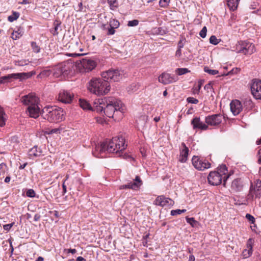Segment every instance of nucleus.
Instances as JSON below:
<instances>
[{
  "instance_id": "obj_38",
  "label": "nucleus",
  "mask_w": 261,
  "mask_h": 261,
  "mask_svg": "<svg viewBox=\"0 0 261 261\" xmlns=\"http://www.w3.org/2000/svg\"><path fill=\"white\" fill-rule=\"evenodd\" d=\"M135 186H136L135 184L133 185V184L131 183V182H129L127 183V184L121 186L120 187V189H130L134 190H136V189L134 188L135 187Z\"/></svg>"
},
{
  "instance_id": "obj_59",
  "label": "nucleus",
  "mask_w": 261,
  "mask_h": 261,
  "mask_svg": "<svg viewBox=\"0 0 261 261\" xmlns=\"http://www.w3.org/2000/svg\"><path fill=\"white\" fill-rule=\"evenodd\" d=\"M66 250L68 253H71L72 254H74L76 252V250L75 249H68Z\"/></svg>"
},
{
  "instance_id": "obj_10",
  "label": "nucleus",
  "mask_w": 261,
  "mask_h": 261,
  "mask_svg": "<svg viewBox=\"0 0 261 261\" xmlns=\"http://www.w3.org/2000/svg\"><path fill=\"white\" fill-rule=\"evenodd\" d=\"M192 162L194 167L199 170H204L211 167V164L208 161L200 159L196 156L193 157Z\"/></svg>"
},
{
  "instance_id": "obj_55",
  "label": "nucleus",
  "mask_w": 261,
  "mask_h": 261,
  "mask_svg": "<svg viewBox=\"0 0 261 261\" xmlns=\"http://www.w3.org/2000/svg\"><path fill=\"white\" fill-rule=\"evenodd\" d=\"M68 178V175H67L66 177V179L64 180V181H63V184H62V188H63V195L65 194L66 192H67V190H66V186L65 185V181Z\"/></svg>"
},
{
  "instance_id": "obj_3",
  "label": "nucleus",
  "mask_w": 261,
  "mask_h": 261,
  "mask_svg": "<svg viewBox=\"0 0 261 261\" xmlns=\"http://www.w3.org/2000/svg\"><path fill=\"white\" fill-rule=\"evenodd\" d=\"M42 115L44 119L50 122H59L64 118L63 110L56 106H46L42 110Z\"/></svg>"
},
{
  "instance_id": "obj_40",
  "label": "nucleus",
  "mask_w": 261,
  "mask_h": 261,
  "mask_svg": "<svg viewBox=\"0 0 261 261\" xmlns=\"http://www.w3.org/2000/svg\"><path fill=\"white\" fill-rule=\"evenodd\" d=\"M252 253V251L248 249H245L242 252V256L243 258H246L249 257Z\"/></svg>"
},
{
  "instance_id": "obj_9",
  "label": "nucleus",
  "mask_w": 261,
  "mask_h": 261,
  "mask_svg": "<svg viewBox=\"0 0 261 261\" xmlns=\"http://www.w3.org/2000/svg\"><path fill=\"white\" fill-rule=\"evenodd\" d=\"M21 101L23 105L30 107V106L32 107L38 105L39 98L35 94L30 93L22 96L21 98Z\"/></svg>"
},
{
  "instance_id": "obj_29",
  "label": "nucleus",
  "mask_w": 261,
  "mask_h": 261,
  "mask_svg": "<svg viewBox=\"0 0 261 261\" xmlns=\"http://www.w3.org/2000/svg\"><path fill=\"white\" fill-rule=\"evenodd\" d=\"M152 34L155 35H163L166 34V30L162 28H154L151 30Z\"/></svg>"
},
{
  "instance_id": "obj_46",
  "label": "nucleus",
  "mask_w": 261,
  "mask_h": 261,
  "mask_svg": "<svg viewBox=\"0 0 261 261\" xmlns=\"http://www.w3.org/2000/svg\"><path fill=\"white\" fill-rule=\"evenodd\" d=\"M26 195L29 197L33 198L35 197L36 193L34 190L29 189L26 192Z\"/></svg>"
},
{
  "instance_id": "obj_5",
  "label": "nucleus",
  "mask_w": 261,
  "mask_h": 261,
  "mask_svg": "<svg viewBox=\"0 0 261 261\" xmlns=\"http://www.w3.org/2000/svg\"><path fill=\"white\" fill-rule=\"evenodd\" d=\"M101 76L106 81L119 82L124 76V72L119 69H111L101 73Z\"/></svg>"
},
{
  "instance_id": "obj_7",
  "label": "nucleus",
  "mask_w": 261,
  "mask_h": 261,
  "mask_svg": "<svg viewBox=\"0 0 261 261\" xmlns=\"http://www.w3.org/2000/svg\"><path fill=\"white\" fill-rule=\"evenodd\" d=\"M72 66L70 63H62L55 68L53 75L56 77L65 76L69 73Z\"/></svg>"
},
{
  "instance_id": "obj_57",
  "label": "nucleus",
  "mask_w": 261,
  "mask_h": 261,
  "mask_svg": "<svg viewBox=\"0 0 261 261\" xmlns=\"http://www.w3.org/2000/svg\"><path fill=\"white\" fill-rule=\"evenodd\" d=\"M115 28H114L112 27H111V28L110 29H109V30H108V35H111L114 34V33L115 32Z\"/></svg>"
},
{
  "instance_id": "obj_45",
  "label": "nucleus",
  "mask_w": 261,
  "mask_h": 261,
  "mask_svg": "<svg viewBox=\"0 0 261 261\" xmlns=\"http://www.w3.org/2000/svg\"><path fill=\"white\" fill-rule=\"evenodd\" d=\"M186 211V210H179L177 209L175 210H172L171 211V215L172 216H175L177 215L181 214L182 213H184Z\"/></svg>"
},
{
  "instance_id": "obj_61",
  "label": "nucleus",
  "mask_w": 261,
  "mask_h": 261,
  "mask_svg": "<svg viewBox=\"0 0 261 261\" xmlns=\"http://www.w3.org/2000/svg\"><path fill=\"white\" fill-rule=\"evenodd\" d=\"M40 218V216L39 214H35L34 217V220L35 221H38Z\"/></svg>"
},
{
  "instance_id": "obj_12",
  "label": "nucleus",
  "mask_w": 261,
  "mask_h": 261,
  "mask_svg": "<svg viewBox=\"0 0 261 261\" xmlns=\"http://www.w3.org/2000/svg\"><path fill=\"white\" fill-rule=\"evenodd\" d=\"M251 93L257 99H261V81L254 79L251 85Z\"/></svg>"
},
{
  "instance_id": "obj_18",
  "label": "nucleus",
  "mask_w": 261,
  "mask_h": 261,
  "mask_svg": "<svg viewBox=\"0 0 261 261\" xmlns=\"http://www.w3.org/2000/svg\"><path fill=\"white\" fill-rule=\"evenodd\" d=\"M154 203L161 206H172L174 204V201L170 198L161 195L158 196L155 199Z\"/></svg>"
},
{
  "instance_id": "obj_39",
  "label": "nucleus",
  "mask_w": 261,
  "mask_h": 261,
  "mask_svg": "<svg viewBox=\"0 0 261 261\" xmlns=\"http://www.w3.org/2000/svg\"><path fill=\"white\" fill-rule=\"evenodd\" d=\"M210 43L214 44L217 45L221 41L220 39H217V38L215 35H212L210 38Z\"/></svg>"
},
{
  "instance_id": "obj_56",
  "label": "nucleus",
  "mask_w": 261,
  "mask_h": 261,
  "mask_svg": "<svg viewBox=\"0 0 261 261\" xmlns=\"http://www.w3.org/2000/svg\"><path fill=\"white\" fill-rule=\"evenodd\" d=\"M108 3L110 5V6L111 7H116V5H115L116 4V0H108Z\"/></svg>"
},
{
  "instance_id": "obj_35",
  "label": "nucleus",
  "mask_w": 261,
  "mask_h": 261,
  "mask_svg": "<svg viewBox=\"0 0 261 261\" xmlns=\"http://www.w3.org/2000/svg\"><path fill=\"white\" fill-rule=\"evenodd\" d=\"M189 72L190 71L188 70V69L186 68H177L175 70V73L179 75L185 74Z\"/></svg>"
},
{
  "instance_id": "obj_53",
  "label": "nucleus",
  "mask_w": 261,
  "mask_h": 261,
  "mask_svg": "<svg viewBox=\"0 0 261 261\" xmlns=\"http://www.w3.org/2000/svg\"><path fill=\"white\" fill-rule=\"evenodd\" d=\"M170 0H160V4L161 7H165L166 5H168Z\"/></svg>"
},
{
  "instance_id": "obj_63",
  "label": "nucleus",
  "mask_w": 261,
  "mask_h": 261,
  "mask_svg": "<svg viewBox=\"0 0 261 261\" xmlns=\"http://www.w3.org/2000/svg\"><path fill=\"white\" fill-rule=\"evenodd\" d=\"M76 261H87L84 257L82 256H79L77 257Z\"/></svg>"
},
{
  "instance_id": "obj_20",
  "label": "nucleus",
  "mask_w": 261,
  "mask_h": 261,
  "mask_svg": "<svg viewBox=\"0 0 261 261\" xmlns=\"http://www.w3.org/2000/svg\"><path fill=\"white\" fill-rule=\"evenodd\" d=\"M230 110L234 115H238L242 110V105L239 100H233L230 104Z\"/></svg>"
},
{
  "instance_id": "obj_6",
  "label": "nucleus",
  "mask_w": 261,
  "mask_h": 261,
  "mask_svg": "<svg viewBox=\"0 0 261 261\" xmlns=\"http://www.w3.org/2000/svg\"><path fill=\"white\" fill-rule=\"evenodd\" d=\"M236 51L238 53H242L245 55H251L255 51V46L248 41H239L236 44Z\"/></svg>"
},
{
  "instance_id": "obj_32",
  "label": "nucleus",
  "mask_w": 261,
  "mask_h": 261,
  "mask_svg": "<svg viewBox=\"0 0 261 261\" xmlns=\"http://www.w3.org/2000/svg\"><path fill=\"white\" fill-rule=\"evenodd\" d=\"M5 115V113L3 108L0 106V127H3L5 125L6 118Z\"/></svg>"
},
{
  "instance_id": "obj_8",
  "label": "nucleus",
  "mask_w": 261,
  "mask_h": 261,
  "mask_svg": "<svg viewBox=\"0 0 261 261\" xmlns=\"http://www.w3.org/2000/svg\"><path fill=\"white\" fill-rule=\"evenodd\" d=\"M96 62L92 59L86 58L80 60L78 67L81 72H89L96 67Z\"/></svg>"
},
{
  "instance_id": "obj_54",
  "label": "nucleus",
  "mask_w": 261,
  "mask_h": 261,
  "mask_svg": "<svg viewBox=\"0 0 261 261\" xmlns=\"http://www.w3.org/2000/svg\"><path fill=\"white\" fill-rule=\"evenodd\" d=\"M204 88L205 90H207V92H209V90H211V91L212 90L213 88H212V83L210 82L209 83L206 84L204 86Z\"/></svg>"
},
{
  "instance_id": "obj_36",
  "label": "nucleus",
  "mask_w": 261,
  "mask_h": 261,
  "mask_svg": "<svg viewBox=\"0 0 261 261\" xmlns=\"http://www.w3.org/2000/svg\"><path fill=\"white\" fill-rule=\"evenodd\" d=\"M19 16V13L17 12H13V13L11 15H10L8 19L10 22H13L14 20H16Z\"/></svg>"
},
{
  "instance_id": "obj_22",
  "label": "nucleus",
  "mask_w": 261,
  "mask_h": 261,
  "mask_svg": "<svg viewBox=\"0 0 261 261\" xmlns=\"http://www.w3.org/2000/svg\"><path fill=\"white\" fill-rule=\"evenodd\" d=\"M191 124L194 129L198 128L201 130H206L208 128L207 125L200 121L199 117H195L191 121Z\"/></svg>"
},
{
  "instance_id": "obj_21",
  "label": "nucleus",
  "mask_w": 261,
  "mask_h": 261,
  "mask_svg": "<svg viewBox=\"0 0 261 261\" xmlns=\"http://www.w3.org/2000/svg\"><path fill=\"white\" fill-rule=\"evenodd\" d=\"M216 172L219 173L223 178V186H225L226 181L229 178L230 174H228V170L225 165H222L218 167Z\"/></svg>"
},
{
  "instance_id": "obj_15",
  "label": "nucleus",
  "mask_w": 261,
  "mask_h": 261,
  "mask_svg": "<svg viewBox=\"0 0 261 261\" xmlns=\"http://www.w3.org/2000/svg\"><path fill=\"white\" fill-rule=\"evenodd\" d=\"M74 95L69 91L63 90L59 94L58 100L63 103H70L73 100Z\"/></svg>"
},
{
  "instance_id": "obj_48",
  "label": "nucleus",
  "mask_w": 261,
  "mask_h": 261,
  "mask_svg": "<svg viewBox=\"0 0 261 261\" xmlns=\"http://www.w3.org/2000/svg\"><path fill=\"white\" fill-rule=\"evenodd\" d=\"M139 24V21L137 19L129 21L127 23L128 27H135Z\"/></svg>"
},
{
  "instance_id": "obj_25",
  "label": "nucleus",
  "mask_w": 261,
  "mask_h": 261,
  "mask_svg": "<svg viewBox=\"0 0 261 261\" xmlns=\"http://www.w3.org/2000/svg\"><path fill=\"white\" fill-rule=\"evenodd\" d=\"M181 145L183 146V148L180 151L179 161L182 163H184L186 162L187 160L189 149L184 143H182Z\"/></svg>"
},
{
  "instance_id": "obj_33",
  "label": "nucleus",
  "mask_w": 261,
  "mask_h": 261,
  "mask_svg": "<svg viewBox=\"0 0 261 261\" xmlns=\"http://www.w3.org/2000/svg\"><path fill=\"white\" fill-rule=\"evenodd\" d=\"M61 22L60 21L56 20L54 22V25L55 26L54 32L53 33L54 35H58L59 34L58 29L60 28Z\"/></svg>"
},
{
  "instance_id": "obj_14",
  "label": "nucleus",
  "mask_w": 261,
  "mask_h": 261,
  "mask_svg": "<svg viewBox=\"0 0 261 261\" xmlns=\"http://www.w3.org/2000/svg\"><path fill=\"white\" fill-rule=\"evenodd\" d=\"M208 183L213 186H217L223 182V177L216 171H212L207 177Z\"/></svg>"
},
{
  "instance_id": "obj_42",
  "label": "nucleus",
  "mask_w": 261,
  "mask_h": 261,
  "mask_svg": "<svg viewBox=\"0 0 261 261\" xmlns=\"http://www.w3.org/2000/svg\"><path fill=\"white\" fill-rule=\"evenodd\" d=\"M186 221L187 223L190 224L192 227H194L197 223V222L195 220L194 218H186Z\"/></svg>"
},
{
  "instance_id": "obj_50",
  "label": "nucleus",
  "mask_w": 261,
  "mask_h": 261,
  "mask_svg": "<svg viewBox=\"0 0 261 261\" xmlns=\"http://www.w3.org/2000/svg\"><path fill=\"white\" fill-rule=\"evenodd\" d=\"M61 130V128H53L50 130H49L47 132V134H52L60 133Z\"/></svg>"
},
{
  "instance_id": "obj_30",
  "label": "nucleus",
  "mask_w": 261,
  "mask_h": 261,
  "mask_svg": "<svg viewBox=\"0 0 261 261\" xmlns=\"http://www.w3.org/2000/svg\"><path fill=\"white\" fill-rule=\"evenodd\" d=\"M23 32L20 29L17 31H14L11 34V37L13 40H17L22 36Z\"/></svg>"
},
{
  "instance_id": "obj_62",
  "label": "nucleus",
  "mask_w": 261,
  "mask_h": 261,
  "mask_svg": "<svg viewBox=\"0 0 261 261\" xmlns=\"http://www.w3.org/2000/svg\"><path fill=\"white\" fill-rule=\"evenodd\" d=\"M258 154L259 156L258 158V163L261 164V148L258 151Z\"/></svg>"
},
{
  "instance_id": "obj_28",
  "label": "nucleus",
  "mask_w": 261,
  "mask_h": 261,
  "mask_svg": "<svg viewBox=\"0 0 261 261\" xmlns=\"http://www.w3.org/2000/svg\"><path fill=\"white\" fill-rule=\"evenodd\" d=\"M79 103L80 107L85 110H92V107L89 103L85 99H80L79 100Z\"/></svg>"
},
{
  "instance_id": "obj_23",
  "label": "nucleus",
  "mask_w": 261,
  "mask_h": 261,
  "mask_svg": "<svg viewBox=\"0 0 261 261\" xmlns=\"http://www.w3.org/2000/svg\"><path fill=\"white\" fill-rule=\"evenodd\" d=\"M27 113L31 117L37 118L40 114V109L38 105H36L32 107L30 106V107H28Z\"/></svg>"
},
{
  "instance_id": "obj_43",
  "label": "nucleus",
  "mask_w": 261,
  "mask_h": 261,
  "mask_svg": "<svg viewBox=\"0 0 261 261\" xmlns=\"http://www.w3.org/2000/svg\"><path fill=\"white\" fill-rule=\"evenodd\" d=\"M110 27H112L115 29L117 28L119 26V22L116 19H112L110 21Z\"/></svg>"
},
{
  "instance_id": "obj_17",
  "label": "nucleus",
  "mask_w": 261,
  "mask_h": 261,
  "mask_svg": "<svg viewBox=\"0 0 261 261\" xmlns=\"http://www.w3.org/2000/svg\"><path fill=\"white\" fill-rule=\"evenodd\" d=\"M177 76L172 75L169 73H166L162 74L159 77V81L164 85L175 82L177 81Z\"/></svg>"
},
{
  "instance_id": "obj_34",
  "label": "nucleus",
  "mask_w": 261,
  "mask_h": 261,
  "mask_svg": "<svg viewBox=\"0 0 261 261\" xmlns=\"http://www.w3.org/2000/svg\"><path fill=\"white\" fill-rule=\"evenodd\" d=\"M31 45L33 52L39 53L40 51V47L36 42H31Z\"/></svg>"
},
{
  "instance_id": "obj_16",
  "label": "nucleus",
  "mask_w": 261,
  "mask_h": 261,
  "mask_svg": "<svg viewBox=\"0 0 261 261\" xmlns=\"http://www.w3.org/2000/svg\"><path fill=\"white\" fill-rule=\"evenodd\" d=\"M1 78L3 83H4L5 82H12L13 79H19L20 81H21L23 79L27 78V74L26 73H12L2 76Z\"/></svg>"
},
{
  "instance_id": "obj_26",
  "label": "nucleus",
  "mask_w": 261,
  "mask_h": 261,
  "mask_svg": "<svg viewBox=\"0 0 261 261\" xmlns=\"http://www.w3.org/2000/svg\"><path fill=\"white\" fill-rule=\"evenodd\" d=\"M231 189L236 191H240L242 188V181L240 179H234L231 183Z\"/></svg>"
},
{
  "instance_id": "obj_11",
  "label": "nucleus",
  "mask_w": 261,
  "mask_h": 261,
  "mask_svg": "<svg viewBox=\"0 0 261 261\" xmlns=\"http://www.w3.org/2000/svg\"><path fill=\"white\" fill-rule=\"evenodd\" d=\"M261 196V180L258 179L256 181L254 187L251 186L250 188L249 193L248 195V199L260 198Z\"/></svg>"
},
{
  "instance_id": "obj_2",
  "label": "nucleus",
  "mask_w": 261,
  "mask_h": 261,
  "mask_svg": "<svg viewBox=\"0 0 261 261\" xmlns=\"http://www.w3.org/2000/svg\"><path fill=\"white\" fill-rule=\"evenodd\" d=\"M88 90L97 95L108 93L110 90V85L108 81L100 78H92L89 82Z\"/></svg>"
},
{
  "instance_id": "obj_31",
  "label": "nucleus",
  "mask_w": 261,
  "mask_h": 261,
  "mask_svg": "<svg viewBox=\"0 0 261 261\" xmlns=\"http://www.w3.org/2000/svg\"><path fill=\"white\" fill-rule=\"evenodd\" d=\"M130 182L133 184V185H136L135 187H134L136 190H138L142 184V181L139 176H136L135 178L133 179V181Z\"/></svg>"
},
{
  "instance_id": "obj_24",
  "label": "nucleus",
  "mask_w": 261,
  "mask_h": 261,
  "mask_svg": "<svg viewBox=\"0 0 261 261\" xmlns=\"http://www.w3.org/2000/svg\"><path fill=\"white\" fill-rule=\"evenodd\" d=\"M42 153V151L40 148H38L37 146H35L30 149L28 151V155L31 159H34L35 157L39 156Z\"/></svg>"
},
{
  "instance_id": "obj_1",
  "label": "nucleus",
  "mask_w": 261,
  "mask_h": 261,
  "mask_svg": "<svg viewBox=\"0 0 261 261\" xmlns=\"http://www.w3.org/2000/svg\"><path fill=\"white\" fill-rule=\"evenodd\" d=\"M94 105L97 111L103 113L109 118L113 117L115 112L123 113L125 110V107L122 102L113 97L98 99L94 102Z\"/></svg>"
},
{
  "instance_id": "obj_13",
  "label": "nucleus",
  "mask_w": 261,
  "mask_h": 261,
  "mask_svg": "<svg viewBox=\"0 0 261 261\" xmlns=\"http://www.w3.org/2000/svg\"><path fill=\"white\" fill-rule=\"evenodd\" d=\"M223 119V117L221 114H213L206 116L205 122L207 125L217 126L222 122Z\"/></svg>"
},
{
  "instance_id": "obj_47",
  "label": "nucleus",
  "mask_w": 261,
  "mask_h": 261,
  "mask_svg": "<svg viewBox=\"0 0 261 261\" xmlns=\"http://www.w3.org/2000/svg\"><path fill=\"white\" fill-rule=\"evenodd\" d=\"M207 29L206 27H204L199 32V35L201 37L204 38L206 36Z\"/></svg>"
},
{
  "instance_id": "obj_41",
  "label": "nucleus",
  "mask_w": 261,
  "mask_h": 261,
  "mask_svg": "<svg viewBox=\"0 0 261 261\" xmlns=\"http://www.w3.org/2000/svg\"><path fill=\"white\" fill-rule=\"evenodd\" d=\"M204 71L211 75H215L219 72L218 70L210 69L208 67H205L204 68Z\"/></svg>"
},
{
  "instance_id": "obj_44",
  "label": "nucleus",
  "mask_w": 261,
  "mask_h": 261,
  "mask_svg": "<svg viewBox=\"0 0 261 261\" xmlns=\"http://www.w3.org/2000/svg\"><path fill=\"white\" fill-rule=\"evenodd\" d=\"M254 242V240L252 238H250L248 239L247 242L246 246L247 249H249L252 251L253 244Z\"/></svg>"
},
{
  "instance_id": "obj_27",
  "label": "nucleus",
  "mask_w": 261,
  "mask_h": 261,
  "mask_svg": "<svg viewBox=\"0 0 261 261\" xmlns=\"http://www.w3.org/2000/svg\"><path fill=\"white\" fill-rule=\"evenodd\" d=\"M230 10L234 11L237 9L240 0H226Z\"/></svg>"
},
{
  "instance_id": "obj_60",
  "label": "nucleus",
  "mask_w": 261,
  "mask_h": 261,
  "mask_svg": "<svg viewBox=\"0 0 261 261\" xmlns=\"http://www.w3.org/2000/svg\"><path fill=\"white\" fill-rule=\"evenodd\" d=\"M176 56L179 57L181 55V49H177V50L176 51Z\"/></svg>"
},
{
  "instance_id": "obj_64",
  "label": "nucleus",
  "mask_w": 261,
  "mask_h": 261,
  "mask_svg": "<svg viewBox=\"0 0 261 261\" xmlns=\"http://www.w3.org/2000/svg\"><path fill=\"white\" fill-rule=\"evenodd\" d=\"M188 261H195V257L193 255H190Z\"/></svg>"
},
{
  "instance_id": "obj_19",
  "label": "nucleus",
  "mask_w": 261,
  "mask_h": 261,
  "mask_svg": "<svg viewBox=\"0 0 261 261\" xmlns=\"http://www.w3.org/2000/svg\"><path fill=\"white\" fill-rule=\"evenodd\" d=\"M107 151L106 145L105 142L100 144H96L94 149L92 151V154L96 158H103V153Z\"/></svg>"
},
{
  "instance_id": "obj_52",
  "label": "nucleus",
  "mask_w": 261,
  "mask_h": 261,
  "mask_svg": "<svg viewBox=\"0 0 261 261\" xmlns=\"http://www.w3.org/2000/svg\"><path fill=\"white\" fill-rule=\"evenodd\" d=\"M14 222L10 224H5L3 225V228L4 229V230L7 231H9L10 229L12 228V227L14 225Z\"/></svg>"
},
{
  "instance_id": "obj_49",
  "label": "nucleus",
  "mask_w": 261,
  "mask_h": 261,
  "mask_svg": "<svg viewBox=\"0 0 261 261\" xmlns=\"http://www.w3.org/2000/svg\"><path fill=\"white\" fill-rule=\"evenodd\" d=\"M187 101L188 103L197 104L198 102V100L192 97H189L187 98Z\"/></svg>"
},
{
  "instance_id": "obj_37",
  "label": "nucleus",
  "mask_w": 261,
  "mask_h": 261,
  "mask_svg": "<svg viewBox=\"0 0 261 261\" xmlns=\"http://www.w3.org/2000/svg\"><path fill=\"white\" fill-rule=\"evenodd\" d=\"M138 89L137 86L136 84H132L130 86L127 87L126 90L129 93L131 94L135 91H137Z\"/></svg>"
},
{
  "instance_id": "obj_58",
  "label": "nucleus",
  "mask_w": 261,
  "mask_h": 261,
  "mask_svg": "<svg viewBox=\"0 0 261 261\" xmlns=\"http://www.w3.org/2000/svg\"><path fill=\"white\" fill-rule=\"evenodd\" d=\"M184 40H180L178 43V48L181 49L184 47Z\"/></svg>"
},
{
  "instance_id": "obj_4",
  "label": "nucleus",
  "mask_w": 261,
  "mask_h": 261,
  "mask_svg": "<svg viewBox=\"0 0 261 261\" xmlns=\"http://www.w3.org/2000/svg\"><path fill=\"white\" fill-rule=\"evenodd\" d=\"M124 138L122 136L114 137L108 143L106 142L107 151L109 153H114L121 156V152L126 147L125 143Z\"/></svg>"
},
{
  "instance_id": "obj_51",
  "label": "nucleus",
  "mask_w": 261,
  "mask_h": 261,
  "mask_svg": "<svg viewBox=\"0 0 261 261\" xmlns=\"http://www.w3.org/2000/svg\"><path fill=\"white\" fill-rule=\"evenodd\" d=\"M246 219L249 221L252 224H253L255 222V218L253 216L249 214H247L246 215Z\"/></svg>"
}]
</instances>
